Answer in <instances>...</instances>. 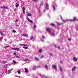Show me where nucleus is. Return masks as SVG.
Listing matches in <instances>:
<instances>
[{
    "label": "nucleus",
    "instance_id": "obj_42",
    "mask_svg": "<svg viewBox=\"0 0 78 78\" xmlns=\"http://www.w3.org/2000/svg\"><path fill=\"white\" fill-rule=\"evenodd\" d=\"M23 14H25V11L23 10Z\"/></svg>",
    "mask_w": 78,
    "mask_h": 78
},
{
    "label": "nucleus",
    "instance_id": "obj_60",
    "mask_svg": "<svg viewBox=\"0 0 78 78\" xmlns=\"http://www.w3.org/2000/svg\"><path fill=\"white\" fill-rule=\"evenodd\" d=\"M0 33L1 34V33H2V32H0Z\"/></svg>",
    "mask_w": 78,
    "mask_h": 78
},
{
    "label": "nucleus",
    "instance_id": "obj_5",
    "mask_svg": "<svg viewBox=\"0 0 78 78\" xmlns=\"http://www.w3.org/2000/svg\"><path fill=\"white\" fill-rule=\"evenodd\" d=\"M57 25L61 26V25H63V23H57Z\"/></svg>",
    "mask_w": 78,
    "mask_h": 78
},
{
    "label": "nucleus",
    "instance_id": "obj_35",
    "mask_svg": "<svg viewBox=\"0 0 78 78\" xmlns=\"http://www.w3.org/2000/svg\"><path fill=\"white\" fill-rule=\"evenodd\" d=\"M42 37H43V38H44V39H45V36H44V35H43Z\"/></svg>",
    "mask_w": 78,
    "mask_h": 78
},
{
    "label": "nucleus",
    "instance_id": "obj_27",
    "mask_svg": "<svg viewBox=\"0 0 78 78\" xmlns=\"http://www.w3.org/2000/svg\"><path fill=\"white\" fill-rule=\"evenodd\" d=\"M1 9H4V6H2V7H0Z\"/></svg>",
    "mask_w": 78,
    "mask_h": 78
},
{
    "label": "nucleus",
    "instance_id": "obj_17",
    "mask_svg": "<svg viewBox=\"0 0 78 78\" xmlns=\"http://www.w3.org/2000/svg\"><path fill=\"white\" fill-rule=\"evenodd\" d=\"M30 22L31 23H33V21L30 20Z\"/></svg>",
    "mask_w": 78,
    "mask_h": 78
},
{
    "label": "nucleus",
    "instance_id": "obj_53",
    "mask_svg": "<svg viewBox=\"0 0 78 78\" xmlns=\"http://www.w3.org/2000/svg\"><path fill=\"white\" fill-rule=\"evenodd\" d=\"M59 68H60V69H61V66H60Z\"/></svg>",
    "mask_w": 78,
    "mask_h": 78
},
{
    "label": "nucleus",
    "instance_id": "obj_8",
    "mask_svg": "<svg viewBox=\"0 0 78 78\" xmlns=\"http://www.w3.org/2000/svg\"><path fill=\"white\" fill-rule=\"evenodd\" d=\"M76 66H74V67L72 69V70H73V71L75 70L76 69Z\"/></svg>",
    "mask_w": 78,
    "mask_h": 78
},
{
    "label": "nucleus",
    "instance_id": "obj_56",
    "mask_svg": "<svg viewBox=\"0 0 78 78\" xmlns=\"http://www.w3.org/2000/svg\"><path fill=\"white\" fill-rule=\"evenodd\" d=\"M6 65V66H7V67H8V65Z\"/></svg>",
    "mask_w": 78,
    "mask_h": 78
},
{
    "label": "nucleus",
    "instance_id": "obj_26",
    "mask_svg": "<svg viewBox=\"0 0 78 78\" xmlns=\"http://www.w3.org/2000/svg\"><path fill=\"white\" fill-rule=\"evenodd\" d=\"M12 32H13V33H16V31L14 30H13Z\"/></svg>",
    "mask_w": 78,
    "mask_h": 78
},
{
    "label": "nucleus",
    "instance_id": "obj_38",
    "mask_svg": "<svg viewBox=\"0 0 78 78\" xmlns=\"http://www.w3.org/2000/svg\"><path fill=\"white\" fill-rule=\"evenodd\" d=\"M34 28H36V25H35L34 26Z\"/></svg>",
    "mask_w": 78,
    "mask_h": 78
},
{
    "label": "nucleus",
    "instance_id": "obj_49",
    "mask_svg": "<svg viewBox=\"0 0 78 78\" xmlns=\"http://www.w3.org/2000/svg\"><path fill=\"white\" fill-rule=\"evenodd\" d=\"M27 44H24V46H27Z\"/></svg>",
    "mask_w": 78,
    "mask_h": 78
},
{
    "label": "nucleus",
    "instance_id": "obj_21",
    "mask_svg": "<svg viewBox=\"0 0 78 78\" xmlns=\"http://www.w3.org/2000/svg\"><path fill=\"white\" fill-rule=\"evenodd\" d=\"M16 58H20V57H19V56H17V55H16Z\"/></svg>",
    "mask_w": 78,
    "mask_h": 78
},
{
    "label": "nucleus",
    "instance_id": "obj_11",
    "mask_svg": "<svg viewBox=\"0 0 78 78\" xmlns=\"http://www.w3.org/2000/svg\"><path fill=\"white\" fill-rule=\"evenodd\" d=\"M51 26H55V24L54 23H51L50 24Z\"/></svg>",
    "mask_w": 78,
    "mask_h": 78
},
{
    "label": "nucleus",
    "instance_id": "obj_15",
    "mask_svg": "<svg viewBox=\"0 0 78 78\" xmlns=\"http://www.w3.org/2000/svg\"><path fill=\"white\" fill-rule=\"evenodd\" d=\"M52 7L53 8L54 11H55V6L53 5L52 6Z\"/></svg>",
    "mask_w": 78,
    "mask_h": 78
},
{
    "label": "nucleus",
    "instance_id": "obj_10",
    "mask_svg": "<svg viewBox=\"0 0 78 78\" xmlns=\"http://www.w3.org/2000/svg\"><path fill=\"white\" fill-rule=\"evenodd\" d=\"M25 72L27 73V72H28V69L27 68H25Z\"/></svg>",
    "mask_w": 78,
    "mask_h": 78
},
{
    "label": "nucleus",
    "instance_id": "obj_9",
    "mask_svg": "<svg viewBox=\"0 0 78 78\" xmlns=\"http://www.w3.org/2000/svg\"><path fill=\"white\" fill-rule=\"evenodd\" d=\"M35 59H36L37 61H39V59L37 58L36 57H35Z\"/></svg>",
    "mask_w": 78,
    "mask_h": 78
},
{
    "label": "nucleus",
    "instance_id": "obj_24",
    "mask_svg": "<svg viewBox=\"0 0 78 78\" xmlns=\"http://www.w3.org/2000/svg\"><path fill=\"white\" fill-rule=\"evenodd\" d=\"M43 58H44V55H42V56H41V59H42Z\"/></svg>",
    "mask_w": 78,
    "mask_h": 78
},
{
    "label": "nucleus",
    "instance_id": "obj_52",
    "mask_svg": "<svg viewBox=\"0 0 78 78\" xmlns=\"http://www.w3.org/2000/svg\"><path fill=\"white\" fill-rule=\"evenodd\" d=\"M1 35H2L3 36V34H2V33H1Z\"/></svg>",
    "mask_w": 78,
    "mask_h": 78
},
{
    "label": "nucleus",
    "instance_id": "obj_16",
    "mask_svg": "<svg viewBox=\"0 0 78 78\" xmlns=\"http://www.w3.org/2000/svg\"><path fill=\"white\" fill-rule=\"evenodd\" d=\"M23 36L27 37V35L26 34H23Z\"/></svg>",
    "mask_w": 78,
    "mask_h": 78
},
{
    "label": "nucleus",
    "instance_id": "obj_54",
    "mask_svg": "<svg viewBox=\"0 0 78 78\" xmlns=\"http://www.w3.org/2000/svg\"><path fill=\"white\" fill-rule=\"evenodd\" d=\"M44 77H45V78H47V77L45 76H44Z\"/></svg>",
    "mask_w": 78,
    "mask_h": 78
},
{
    "label": "nucleus",
    "instance_id": "obj_41",
    "mask_svg": "<svg viewBox=\"0 0 78 78\" xmlns=\"http://www.w3.org/2000/svg\"><path fill=\"white\" fill-rule=\"evenodd\" d=\"M16 53H13L14 55H16Z\"/></svg>",
    "mask_w": 78,
    "mask_h": 78
},
{
    "label": "nucleus",
    "instance_id": "obj_64",
    "mask_svg": "<svg viewBox=\"0 0 78 78\" xmlns=\"http://www.w3.org/2000/svg\"><path fill=\"white\" fill-rule=\"evenodd\" d=\"M16 77H17V76H16Z\"/></svg>",
    "mask_w": 78,
    "mask_h": 78
},
{
    "label": "nucleus",
    "instance_id": "obj_50",
    "mask_svg": "<svg viewBox=\"0 0 78 78\" xmlns=\"http://www.w3.org/2000/svg\"><path fill=\"white\" fill-rule=\"evenodd\" d=\"M52 35H55V34L54 33H52Z\"/></svg>",
    "mask_w": 78,
    "mask_h": 78
},
{
    "label": "nucleus",
    "instance_id": "obj_2",
    "mask_svg": "<svg viewBox=\"0 0 78 78\" xmlns=\"http://www.w3.org/2000/svg\"><path fill=\"white\" fill-rule=\"evenodd\" d=\"M46 9L47 10L49 9V8H48V3H46Z\"/></svg>",
    "mask_w": 78,
    "mask_h": 78
},
{
    "label": "nucleus",
    "instance_id": "obj_23",
    "mask_svg": "<svg viewBox=\"0 0 78 78\" xmlns=\"http://www.w3.org/2000/svg\"><path fill=\"white\" fill-rule=\"evenodd\" d=\"M33 2H36L38 0H32Z\"/></svg>",
    "mask_w": 78,
    "mask_h": 78
},
{
    "label": "nucleus",
    "instance_id": "obj_58",
    "mask_svg": "<svg viewBox=\"0 0 78 78\" xmlns=\"http://www.w3.org/2000/svg\"><path fill=\"white\" fill-rule=\"evenodd\" d=\"M12 70V69H10V70Z\"/></svg>",
    "mask_w": 78,
    "mask_h": 78
},
{
    "label": "nucleus",
    "instance_id": "obj_43",
    "mask_svg": "<svg viewBox=\"0 0 78 78\" xmlns=\"http://www.w3.org/2000/svg\"><path fill=\"white\" fill-rule=\"evenodd\" d=\"M61 16V19H62V20H63V19H62V16Z\"/></svg>",
    "mask_w": 78,
    "mask_h": 78
},
{
    "label": "nucleus",
    "instance_id": "obj_1",
    "mask_svg": "<svg viewBox=\"0 0 78 78\" xmlns=\"http://www.w3.org/2000/svg\"><path fill=\"white\" fill-rule=\"evenodd\" d=\"M76 20V17H75L74 18V19L73 20H69V21H71V22H73V21H74Z\"/></svg>",
    "mask_w": 78,
    "mask_h": 78
},
{
    "label": "nucleus",
    "instance_id": "obj_29",
    "mask_svg": "<svg viewBox=\"0 0 78 78\" xmlns=\"http://www.w3.org/2000/svg\"><path fill=\"white\" fill-rule=\"evenodd\" d=\"M13 62L14 64H16V62L14 60H13Z\"/></svg>",
    "mask_w": 78,
    "mask_h": 78
},
{
    "label": "nucleus",
    "instance_id": "obj_37",
    "mask_svg": "<svg viewBox=\"0 0 78 78\" xmlns=\"http://www.w3.org/2000/svg\"><path fill=\"white\" fill-rule=\"evenodd\" d=\"M3 63L4 64H5V63H6V62H5V61H4V62H3Z\"/></svg>",
    "mask_w": 78,
    "mask_h": 78
},
{
    "label": "nucleus",
    "instance_id": "obj_28",
    "mask_svg": "<svg viewBox=\"0 0 78 78\" xmlns=\"http://www.w3.org/2000/svg\"><path fill=\"white\" fill-rule=\"evenodd\" d=\"M37 67H41V66H38L37 67H35V70H36V68H37Z\"/></svg>",
    "mask_w": 78,
    "mask_h": 78
},
{
    "label": "nucleus",
    "instance_id": "obj_57",
    "mask_svg": "<svg viewBox=\"0 0 78 78\" xmlns=\"http://www.w3.org/2000/svg\"><path fill=\"white\" fill-rule=\"evenodd\" d=\"M16 9H15L14 10V11H16Z\"/></svg>",
    "mask_w": 78,
    "mask_h": 78
},
{
    "label": "nucleus",
    "instance_id": "obj_47",
    "mask_svg": "<svg viewBox=\"0 0 78 78\" xmlns=\"http://www.w3.org/2000/svg\"><path fill=\"white\" fill-rule=\"evenodd\" d=\"M50 55H51V56H53V54H52L51 53L50 54Z\"/></svg>",
    "mask_w": 78,
    "mask_h": 78
},
{
    "label": "nucleus",
    "instance_id": "obj_22",
    "mask_svg": "<svg viewBox=\"0 0 78 78\" xmlns=\"http://www.w3.org/2000/svg\"><path fill=\"white\" fill-rule=\"evenodd\" d=\"M33 39V36L31 37H30V40H32V39Z\"/></svg>",
    "mask_w": 78,
    "mask_h": 78
},
{
    "label": "nucleus",
    "instance_id": "obj_25",
    "mask_svg": "<svg viewBox=\"0 0 78 78\" xmlns=\"http://www.w3.org/2000/svg\"><path fill=\"white\" fill-rule=\"evenodd\" d=\"M42 6H43V4L42 3H41L40 5V7H41Z\"/></svg>",
    "mask_w": 78,
    "mask_h": 78
},
{
    "label": "nucleus",
    "instance_id": "obj_7",
    "mask_svg": "<svg viewBox=\"0 0 78 78\" xmlns=\"http://www.w3.org/2000/svg\"><path fill=\"white\" fill-rule=\"evenodd\" d=\"M46 31L49 32V31H50V29L48 28H47Z\"/></svg>",
    "mask_w": 78,
    "mask_h": 78
},
{
    "label": "nucleus",
    "instance_id": "obj_63",
    "mask_svg": "<svg viewBox=\"0 0 78 78\" xmlns=\"http://www.w3.org/2000/svg\"><path fill=\"white\" fill-rule=\"evenodd\" d=\"M33 41H34V40H33Z\"/></svg>",
    "mask_w": 78,
    "mask_h": 78
},
{
    "label": "nucleus",
    "instance_id": "obj_13",
    "mask_svg": "<svg viewBox=\"0 0 78 78\" xmlns=\"http://www.w3.org/2000/svg\"><path fill=\"white\" fill-rule=\"evenodd\" d=\"M45 68L46 69H48V66L47 65H45Z\"/></svg>",
    "mask_w": 78,
    "mask_h": 78
},
{
    "label": "nucleus",
    "instance_id": "obj_32",
    "mask_svg": "<svg viewBox=\"0 0 78 78\" xmlns=\"http://www.w3.org/2000/svg\"><path fill=\"white\" fill-rule=\"evenodd\" d=\"M27 61H28V59H26V60H24L23 61H25V62H26Z\"/></svg>",
    "mask_w": 78,
    "mask_h": 78
},
{
    "label": "nucleus",
    "instance_id": "obj_19",
    "mask_svg": "<svg viewBox=\"0 0 78 78\" xmlns=\"http://www.w3.org/2000/svg\"><path fill=\"white\" fill-rule=\"evenodd\" d=\"M4 9H8V7H6V6H4Z\"/></svg>",
    "mask_w": 78,
    "mask_h": 78
},
{
    "label": "nucleus",
    "instance_id": "obj_48",
    "mask_svg": "<svg viewBox=\"0 0 78 78\" xmlns=\"http://www.w3.org/2000/svg\"><path fill=\"white\" fill-rule=\"evenodd\" d=\"M17 77H18V78H20V76H17Z\"/></svg>",
    "mask_w": 78,
    "mask_h": 78
},
{
    "label": "nucleus",
    "instance_id": "obj_6",
    "mask_svg": "<svg viewBox=\"0 0 78 78\" xmlns=\"http://www.w3.org/2000/svg\"><path fill=\"white\" fill-rule=\"evenodd\" d=\"M52 67L53 69H56V66L55 65H53Z\"/></svg>",
    "mask_w": 78,
    "mask_h": 78
},
{
    "label": "nucleus",
    "instance_id": "obj_12",
    "mask_svg": "<svg viewBox=\"0 0 78 78\" xmlns=\"http://www.w3.org/2000/svg\"><path fill=\"white\" fill-rule=\"evenodd\" d=\"M42 50L40 49L39 50V51H38L39 53H42Z\"/></svg>",
    "mask_w": 78,
    "mask_h": 78
},
{
    "label": "nucleus",
    "instance_id": "obj_30",
    "mask_svg": "<svg viewBox=\"0 0 78 78\" xmlns=\"http://www.w3.org/2000/svg\"><path fill=\"white\" fill-rule=\"evenodd\" d=\"M8 47H9V46H6V47H5L4 48H8Z\"/></svg>",
    "mask_w": 78,
    "mask_h": 78
},
{
    "label": "nucleus",
    "instance_id": "obj_3",
    "mask_svg": "<svg viewBox=\"0 0 78 78\" xmlns=\"http://www.w3.org/2000/svg\"><path fill=\"white\" fill-rule=\"evenodd\" d=\"M73 60H74V61H76L78 60V58H76L75 57H74L73 58Z\"/></svg>",
    "mask_w": 78,
    "mask_h": 78
},
{
    "label": "nucleus",
    "instance_id": "obj_61",
    "mask_svg": "<svg viewBox=\"0 0 78 78\" xmlns=\"http://www.w3.org/2000/svg\"><path fill=\"white\" fill-rule=\"evenodd\" d=\"M19 26V25H17V26Z\"/></svg>",
    "mask_w": 78,
    "mask_h": 78
},
{
    "label": "nucleus",
    "instance_id": "obj_20",
    "mask_svg": "<svg viewBox=\"0 0 78 78\" xmlns=\"http://www.w3.org/2000/svg\"><path fill=\"white\" fill-rule=\"evenodd\" d=\"M62 21H63V22H67V20H62Z\"/></svg>",
    "mask_w": 78,
    "mask_h": 78
},
{
    "label": "nucleus",
    "instance_id": "obj_40",
    "mask_svg": "<svg viewBox=\"0 0 78 78\" xmlns=\"http://www.w3.org/2000/svg\"><path fill=\"white\" fill-rule=\"evenodd\" d=\"M27 16H30V13H28V14H27Z\"/></svg>",
    "mask_w": 78,
    "mask_h": 78
},
{
    "label": "nucleus",
    "instance_id": "obj_36",
    "mask_svg": "<svg viewBox=\"0 0 78 78\" xmlns=\"http://www.w3.org/2000/svg\"><path fill=\"white\" fill-rule=\"evenodd\" d=\"M16 7H18L19 6V5L17 4L16 5Z\"/></svg>",
    "mask_w": 78,
    "mask_h": 78
},
{
    "label": "nucleus",
    "instance_id": "obj_46",
    "mask_svg": "<svg viewBox=\"0 0 78 78\" xmlns=\"http://www.w3.org/2000/svg\"><path fill=\"white\" fill-rule=\"evenodd\" d=\"M16 22H18V20H16Z\"/></svg>",
    "mask_w": 78,
    "mask_h": 78
},
{
    "label": "nucleus",
    "instance_id": "obj_33",
    "mask_svg": "<svg viewBox=\"0 0 78 78\" xmlns=\"http://www.w3.org/2000/svg\"><path fill=\"white\" fill-rule=\"evenodd\" d=\"M23 11H25V8H23Z\"/></svg>",
    "mask_w": 78,
    "mask_h": 78
},
{
    "label": "nucleus",
    "instance_id": "obj_18",
    "mask_svg": "<svg viewBox=\"0 0 78 78\" xmlns=\"http://www.w3.org/2000/svg\"><path fill=\"white\" fill-rule=\"evenodd\" d=\"M23 48H25V49H28V47H23Z\"/></svg>",
    "mask_w": 78,
    "mask_h": 78
},
{
    "label": "nucleus",
    "instance_id": "obj_14",
    "mask_svg": "<svg viewBox=\"0 0 78 78\" xmlns=\"http://www.w3.org/2000/svg\"><path fill=\"white\" fill-rule=\"evenodd\" d=\"M16 73H18L19 74H20L21 73L20 71H17L16 72Z\"/></svg>",
    "mask_w": 78,
    "mask_h": 78
},
{
    "label": "nucleus",
    "instance_id": "obj_4",
    "mask_svg": "<svg viewBox=\"0 0 78 78\" xmlns=\"http://www.w3.org/2000/svg\"><path fill=\"white\" fill-rule=\"evenodd\" d=\"M12 50H17V51H19V48H12Z\"/></svg>",
    "mask_w": 78,
    "mask_h": 78
},
{
    "label": "nucleus",
    "instance_id": "obj_51",
    "mask_svg": "<svg viewBox=\"0 0 78 78\" xmlns=\"http://www.w3.org/2000/svg\"><path fill=\"white\" fill-rule=\"evenodd\" d=\"M30 16H31V14H30Z\"/></svg>",
    "mask_w": 78,
    "mask_h": 78
},
{
    "label": "nucleus",
    "instance_id": "obj_39",
    "mask_svg": "<svg viewBox=\"0 0 78 78\" xmlns=\"http://www.w3.org/2000/svg\"><path fill=\"white\" fill-rule=\"evenodd\" d=\"M27 20H28V21H29V22H30V19H29V18H27Z\"/></svg>",
    "mask_w": 78,
    "mask_h": 78
},
{
    "label": "nucleus",
    "instance_id": "obj_55",
    "mask_svg": "<svg viewBox=\"0 0 78 78\" xmlns=\"http://www.w3.org/2000/svg\"><path fill=\"white\" fill-rule=\"evenodd\" d=\"M11 73V72H9L8 73V74H9V73Z\"/></svg>",
    "mask_w": 78,
    "mask_h": 78
},
{
    "label": "nucleus",
    "instance_id": "obj_45",
    "mask_svg": "<svg viewBox=\"0 0 78 78\" xmlns=\"http://www.w3.org/2000/svg\"><path fill=\"white\" fill-rule=\"evenodd\" d=\"M60 70H61V71H62V69H60Z\"/></svg>",
    "mask_w": 78,
    "mask_h": 78
},
{
    "label": "nucleus",
    "instance_id": "obj_31",
    "mask_svg": "<svg viewBox=\"0 0 78 78\" xmlns=\"http://www.w3.org/2000/svg\"><path fill=\"white\" fill-rule=\"evenodd\" d=\"M68 41H71V39L70 38H69L68 39Z\"/></svg>",
    "mask_w": 78,
    "mask_h": 78
},
{
    "label": "nucleus",
    "instance_id": "obj_59",
    "mask_svg": "<svg viewBox=\"0 0 78 78\" xmlns=\"http://www.w3.org/2000/svg\"><path fill=\"white\" fill-rule=\"evenodd\" d=\"M42 42H44V40H42Z\"/></svg>",
    "mask_w": 78,
    "mask_h": 78
},
{
    "label": "nucleus",
    "instance_id": "obj_44",
    "mask_svg": "<svg viewBox=\"0 0 78 78\" xmlns=\"http://www.w3.org/2000/svg\"><path fill=\"white\" fill-rule=\"evenodd\" d=\"M20 45H21V46H24V44H21Z\"/></svg>",
    "mask_w": 78,
    "mask_h": 78
},
{
    "label": "nucleus",
    "instance_id": "obj_62",
    "mask_svg": "<svg viewBox=\"0 0 78 78\" xmlns=\"http://www.w3.org/2000/svg\"><path fill=\"white\" fill-rule=\"evenodd\" d=\"M36 78H38L37 77H36Z\"/></svg>",
    "mask_w": 78,
    "mask_h": 78
},
{
    "label": "nucleus",
    "instance_id": "obj_34",
    "mask_svg": "<svg viewBox=\"0 0 78 78\" xmlns=\"http://www.w3.org/2000/svg\"><path fill=\"white\" fill-rule=\"evenodd\" d=\"M58 50H60V47H59V46H58Z\"/></svg>",
    "mask_w": 78,
    "mask_h": 78
}]
</instances>
